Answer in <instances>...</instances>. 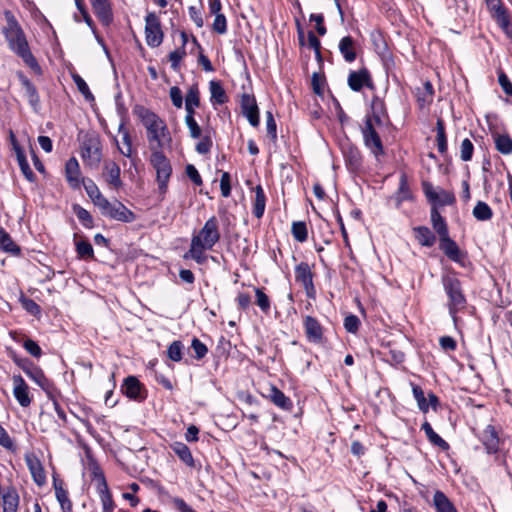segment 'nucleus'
Listing matches in <instances>:
<instances>
[{
    "label": "nucleus",
    "instance_id": "f257e3e1",
    "mask_svg": "<svg viewBox=\"0 0 512 512\" xmlns=\"http://www.w3.org/2000/svg\"><path fill=\"white\" fill-rule=\"evenodd\" d=\"M6 24L2 33L7 41L9 49L20 57L23 62L34 72L41 73V67L33 56L26 35L11 11L4 13Z\"/></svg>",
    "mask_w": 512,
    "mask_h": 512
},
{
    "label": "nucleus",
    "instance_id": "f03ea898",
    "mask_svg": "<svg viewBox=\"0 0 512 512\" xmlns=\"http://www.w3.org/2000/svg\"><path fill=\"white\" fill-rule=\"evenodd\" d=\"M219 240V223L217 218L212 216L200 231L192 236L190 248L184 254V259H192L198 264H204L207 260L205 251L212 249Z\"/></svg>",
    "mask_w": 512,
    "mask_h": 512
},
{
    "label": "nucleus",
    "instance_id": "7ed1b4c3",
    "mask_svg": "<svg viewBox=\"0 0 512 512\" xmlns=\"http://www.w3.org/2000/svg\"><path fill=\"white\" fill-rule=\"evenodd\" d=\"M134 112L147 130L151 151L161 150L171 144L172 138L167 125L158 115L142 106L136 107Z\"/></svg>",
    "mask_w": 512,
    "mask_h": 512
},
{
    "label": "nucleus",
    "instance_id": "20e7f679",
    "mask_svg": "<svg viewBox=\"0 0 512 512\" xmlns=\"http://www.w3.org/2000/svg\"><path fill=\"white\" fill-rule=\"evenodd\" d=\"M444 291L448 297L449 314L456 321V314L465 309L467 300L464 295L460 280L453 274H447L442 277Z\"/></svg>",
    "mask_w": 512,
    "mask_h": 512
},
{
    "label": "nucleus",
    "instance_id": "39448f33",
    "mask_svg": "<svg viewBox=\"0 0 512 512\" xmlns=\"http://www.w3.org/2000/svg\"><path fill=\"white\" fill-rule=\"evenodd\" d=\"M150 162L153 168L156 170V180L158 183L159 192L161 194H165L170 176L172 174L170 161L161 150L153 149Z\"/></svg>",
    "mask_w": 512,
    "mask_h": 512
},
{
    "label": "nucleus",
    "instance_id": "423d86ee",
    "mask_svg": "<svg viewBox=\"0 0 512 512\" xmlns=\"http://www.w3.org/2000/svg\"><path fill=\"white\" fill-rule=\"evenodd\" d=\"M145 37L147 45L155 48L163 41V31L159 17L154 12H148L145 17Z\"/></svg>",
    "mask_w": 512,
    "mask_h": 512
},
{
    "label": "nucleus",
    "instance_id": "0eeeda50",
    "mask_svg": "<svg viewBox=\"0 0 512 512\" xmlns=\"http://www.w3.org/2000/svg\"><path fill=\"white\" fill-rule=\"evenodd\" d=\"M81 155L90 167H97L101 161V145L97 137H89L83 141Z\"/></svg>",
    "mask_w": 512,
    "mask_h": 512
},
{
    "label": "nucleus",
    "instance_id": "6e6552de",
    "mask_svg": "<svg viewBox=\"0 0 512 512\" xmlns=\"http://www.w3.org/2000/svg\"><path fill=\"white\" fill-rule=\"evenodd\" d=\"M362 134L365 146L377 157L384 153L381 138L374 128L372 119L367 117L365 125L362 128Z\"/></svg>",
    "mask_w": 512,
    "mask_h": 512
},
{
    "label": "nucleus",
    "instance_id": "1a4fd4ad",
    "mask_svg": "<svg viewBox=\"0 0 512 512\" xmlns=\"http://www.w3.org/2000/svg\"><path fill=\"white\" fill-rule=\"evenodd\" d=\"M440 237V245L439 248L443 251V253L453 262H456L460 265H464V261L466 258V254L460 250L457 243L449 237V233H446L445 236Z\"/></svg>",
    "mask_w": 512,
    "mask_h": 512
},
{
    "label": "nucleus",
    "instance_id": "9d476101",
    "mask_svg": "<svg viewBox=\"0 0 512 512\" xmlns=\"http://www.w3.org/2000/svg\"><path fill=\"white\" fill-rule=\"evenodd\" d=\"M478 438L488 454H495L499 451L501 440L498 430L493 425H487L481 431Z\"/></svg>",
    "mask_w": 512,
    "mask_h": 512
},
{
    "label": "nucleus",
    "instance_id": "9b49d317",
    "mask_svg": "<svg viewBox=\"0 0 512 512\" xmlns=\"http://www.w3.org/2000/svg\"><path fill=\"white\" fill-rule=\"evenodd\" d=\"M295 280L302 284L309 298L314 297L313 275L307 263L301 262L295 267Z\"/></svg>",
    "mask_w": 512,
    "mask_h": 512
},
{
    "label": "nucleus",
    "instance_id": "f8f14e48",
    "mask_svg": "<svg viewBox=\"0 0 512 512\" xmlns=\"http://www.w3.org/2000/svg\"><path fill=\"white\" fill-rule=\"evenodd\" d=\"M347 83L349 88L355 92L360 91L363 87L373 88L371 75L366 68L351 71L348 75Z\"/></svg>",
    "mask_w": 512,
    "mask_h": 512
},
{
    "label": "nucleus",
    "instance_id": "ddd939ff",
    "mask_svg": "<svg viewBox=\"0 0 512 512\" xmlns=\"http://www.w3.org/2000/svg\"><path fill=\"white\" fill-rule=\"evenodd\" d=\"M303 326L305 330L306 338L309 342L320 343L323 340L324 330L319 321L310 316L306 315L303 319Z\"/></svg>",
    "mask_w": 512,
    "mask_h": 512
},
{
    "label": "nucleus",
    "instance_id": "4468645a",
    "mask_svg": "<svg viewBox=\"0 0 512 512\" xmlns=\"http://www.w3.org/2000/svg\"><path fill=\"white\" fill-rule=\"evenodd\" d=\"M241 109L249 123L257 127L259 125V110L254 96L243 94L241 97Z\"/></svg>",
    "mask_w": 512,
    "mask_h": 512
},
{
    "label": "nucleus",
    "instance_id": "2eb2a0df",
    "mask_svg": "<svg viewBox=\"0 0 512 512\" xmlns=\"http://www.w3.org/2000/svg\"><path fill=\"white\" fill-rule=\"evenodd\" d=\"M13 395L20 406L28 407L31 403L29 397L28 385L20 375H14L13 378Z\"/></svg>",
    "mask_w": 512,
    "mask_h": 512
},
{
    "label": "nucleus",
    "instance_id": "dca6fc26",
    "mask_svg": "<svg viewBox=\"0 0 512 512\" xmlns=\"http://www.w3.org/2000/svg\"><path fill=\"white\" fill-rule=\"evenodd\" d=\"M104 216L125 223H130L135 219L134 213L120 202L112 203Z\"/></svg>",
    "mask_w": 512,
    "mask_h": 512
},
{
    "label": "nucleus",
    "instance_id": "f3484780",
    "mask_svg": "<svg viewBox=\"0 0 512 512\" xmlns=\"http://www.w3.org/2000/svg\"><path fill=\"white\" fill-rule=\"evenodd\" d=\"M120 167L114 161H105L103 166V177L105 181L115 189H118L122 186V181L120 178Z\"/></svg>",
    "mask_w": 512,
    "mask_h": 512
},
{
    "label": "nucleus",
    "instance_id": "a211bd4d",
    "mask_svg": "<svg viewBox=\"0 0 512 512\" xmlns=\"http://www.w3.org/2000/svg\"><path fill=\"white\" fill-rule=\"evenodd\" d=\"M25 461L34 482L38 486L44 485L46 482V475L40 460L34 455H29L26 456Z\"/></svg>",
    "mask_w": 512,
    "mask_h": 512
},
{
    "label": "nucleus",
    "instance_id": "6ab92c4d",
    "mask_svg": "<svg viewBox=\"0 0 512 512\" xmlns=\"http://www.w3.org/2000/svg\"><path fill=\"white\" fill-rule=\"evenodd\" d=\"M65 175L69 185L77 189L81 185L80 166L75 157L70 158L65 165Z\"/></svg>",
    "mask_w": 512,
    "mask_h": 512
},
{
    "label": "nucleus",
    "instance_id": "aec40b11",
    "mask_svg": "<svg viewBox=\"0 0 512 512\" xmlns=\"http://www.w3.org/2000/svg\"><path fill=\"white\" fill-rule=\"evenodd\" d=\"M121 389H122V392L130 399L142 400L144 398L141 395L143 386L135 376L126 377L124 379Z\"/></svg>",
    "mask_w": 512,
    "mask_h": 512
},
{
    "label": "nucleus",
    "instance_id": "412c9836",
    "mask_svg": "<svg viewBox=\"0 0 512 512\" xmlns=\"http://www.w3.org/2000/svg\"><path fill=\"white\" fill-rule=\"evenodd\" d=\"M90 3L99 20L104 25H109L113 15L108 0H90Z\"/></svg>",
    "mask_w": 512,
    "mask_h": 512
},
{
    "label": "nucleus",
    "instance_id": "4be33fe9",
    "mask_svg": "<svg viewBox=\"0 0 512 512\" xmlns=\"http://www.w3.org/2000/svg\"><path fill=\"white\" fill-rule=\"evenodd\" d=\"M339 51L343 56L344 60L348 63L355 61L356 54V44L354 39L351 36L343 37L339 42Z\"/></svg>",
    "mask_w": 512,
    "mask_h": 512
},
{
    "label": "nucleus",
    "instance_id": "5701e85b",
    "mask_svg": "<svg viewBox=\"0 0 512 512\" xmlns=\"http://www.w3.org/2000/svg\"><path fill=\"white\" fill-rule=\"evenodd\" d=\"M254 192H255V197L253 200L252 213L256 218L260 219V218H262L264 211H265L266 196H265L264 190L261 185H257L254 188Z\"/></svg>",
    "mask_w": 512,
    "mask_h": 512
},
{
    "label": "nucleus",
    "instance_id": "b1692460",
    "mask_svg": "<svg viewBox=\"0 0 512 512\" xmlns=\"http://www.w3.org/2000/svg\"><path fill=\"white\" fill-rule=\"evenodd\" d=\"M54 489L56 498L61 506L63 512H72V502L68 497V492L63 488L61 481L54 479Z\"/></svg>",
    "mask_w": 512,
    "mask_h": 512
},
{
    "label": "nucleus",
    "instance_id": "393cba45",
    "mask_svg": "<svg viewBox=\"0 0 512 512\" xmlns=\"http://www.w3.org/2000/svg\"><path fill=\"white\" fill-rule=\"evenodd\" d=\"M433 504L437 512H457L453 503L442 491H436L433 496Z\"/></svg>",
    "mask_w": 512,
    "mask_h": 512
},
{
    "label": "nucleus",
    "instance_id": "a878e982",
    "mask_svg": "<svg viewBox=\"0 0 512 512\" xmlns=\"http://www.w3.org/2000/svg\"><path fill=\"white\" fill-rule=\"evenodd\" d=\"M172 451L180 458V460L189 467H194V459L189 447L182 442H175L171 445Z\"/></svg>",
    "mask_w": 512,
    "mask_h": 512
},
{
    "label": "nucleus",
    "instance_id": "bb28decb",
    "mask_svg": "<svg viewBox=\"0 0 512 512\" xmlns=\"http://www.w3.org/2000/svg\"><path fill=\"white\" fill-rule=\"evenodd\" d=\"M3 512H17L19 495L15 489L9 488L2 496Z\"/></svg>",
    "mask_w": 512,
    "mask_h": 512
},
{
    "label": "nucleus",
    "instance_id": "cd10ccee",
    "mask_svg": "<svg viewBox=\"0 0 512 512\" xmlns=\"http://www.w3.org/2000/svg\"><path fill=\"white\" fill-rule=\"evenodd\" d=\"M414 233L417 241L422 246L431 247L436 242L435 235L431 232V230L428 227H415Z\"/></svg>",
    "mask_w": 512,
    "mask_h": 512
},
{
    "label": "nucleus",
    "instance_id": "c85d7f7f",
    "mask_svg": "<svg viewBox=\"0 0 512 512\" xmlns=\"http://www.w3.org/2000/svg\"><path fill=\"white\" fill-rule=\"evenodd\" d=\"M19 78H20L22 86L25 89V93H26L29 103L31 104V106L34 109H36V107L39 104L40 99H39V95H38V92H37L35 86L24 75L19 74Z\"/></svg>",
    "mask_w": 512,
    "mask_h": 512
},
{
    "label": "nucleus",
    "instance_id": "c756f323",
    "mask_svg": "<svg viewBox=\"0 0 512 512\" xmlns=\"http://www.w3.org/2000/svg\"><path fill=\"white\" fill-rule=\"evenodd\" d=\"M270 399L276 406L281 409H292L293 404L290 398H288L281 390L275 386H273L270 390Z\"/></svg>",
    "mask_w": 512,
    "mask_h": 512
},
{
    "label": "nucleus",
    "instance_id": "7c9ffc66",
    "mask_svg": "<svg viewBox=\"0 0 512 512\" xmlns=\"http://www.w3.org/2000/svg\"><path fill=\"white\" fill-rule=\"evenodd\" d=\"M496 149L504 155L512 154V138L508 134H494Z\"/></svg>",
    "mask_w": 512,
    "mask_h": 512
},
{
    "label": "nucleus",
    "instance_id": "2f4dec72",
    "mask_svg": "<svg viewBox=\"0 0 512 512\" xmlns=\"http://www.w3.org/2000/svg\"><path fill=\"white\" fill-rule=\"evenodd\" d=\"M371 112L372 122H376L378 125L382 124L383 118L386 116V108L384 102L378 98L374 97L371 102Z\"/></svg>",
    "mask_w": 512,
    "mask_h": 512
},
{
    "label": "nucleus",
    "instance_id": "473e14b6",
    "mask_svg": "<svg viewBox=\"0 0 512 512\" xmlns=\"http://www.w3.org/2000/svg\"><path fill=\"white\" fill-rule=\"evenodd\" d=\"M431 223L439 236H445L448 233L447 224L435 207L431 209Z\"/></svg>",
    "mask_w": 512,
    "mask_h": 512
},
{
    "label": "nucleus",
    "instance_id": "72a5a7b5",
    "mask_svg": "<svg viewBox=\"0 0 512 512\" xmlns=\"http://www.w3.org/2000/svg\"><path fill=\"white\" fill-rule=\"evenodd\" d=\"M210 93H211V100L212 102L216 104H224L227 102L228 98L225 93V90L223 89L222 85L218 81H211L210 84Z\"/></svg>",
    "mask_w": 512,
    "mask_h": 512
},
{
    "label": "nucleus",
    "instance_id": "f704fd0d",
    "mask_svg": "<svg viewBox=\"0 0 512 512\" xmlns=\"http://www.w3.org/2000/svg\"><path fill=\"white\" fill-rule=\"evenodd\" d=\"M434 88L431 82L426 81L423 85L422 90H418L417 100L421 107L430 104L433 101Z\"/></svg>",
    "mask_w": 512,
    "mask_h": 512
},
{
    "label": "nucleus",
    "instance_id": "c9c22d12",
    "mask_svg": "<svg viewBox=\"0 0 512 512\" xmlns=\"http://www.w3.org/2000/svg\"><path fill=\"white\" fill-rule=\"evenodd\" d=\"M0 248L13 255L20 253V248L12 241L9 234L2 228H0Z\"/></svg>",
    "mask_w": 512,
    "mask_h": 512
},
{
    "label": "nucleus",
    "instance_id": "e433bc0d",
    "mask_svg": "<svg viewBox=\"0 0 512 512\" xmlns=\"http://www.w3.org/2000/svg\"><path fill=\"white\" fill-rule=\"evenodd\" d=\"M473 216L478 221H487L490 220L493 216L492 209L489 205L483 201H478L475 207L473 208Z\"/></svg>",
    "mask_w": 512,
    "mask_h": 512
},
{
    "label": "nucleus",
    "instance_id": "4c0bfd02",
    "mask_svg": "<svg viewBox=\"0 0 512 512\" xmlns=\"http://www.w3.org/2000/svg\"><path fill=\"white\" fill-rule=\"evenodd\" d=\"M436 131H437L436 140H437L438 151L441 154H445L447 152L448 146H447V137H446V133H445V126H444L443 120H441V119L437 120Z\"/></svg>",
    "mask_w": 512,
    "mask_h": 512
},
{
    "label": "nucleus",
    "instance_id": "58836bf2",
    "mask_svg": "<svg viewBox=\"0 0 512 512\" xmlns=\"http://www.w3.org/2000/svg\"><path fill=\"white\" fill-rule=\"evenodd\" d=\"M485 4L492 19L509 12L502 0H485Z\"/></svg>",
    "mask_w": 512,
    "mask_h": 512
},
{
    "label": "nucleus",
    "instance_id": "ea45409f",
    "mask_svg": "<svg viewBox=\"0 0 512 512\" xmlns=\"http://www.w3.org/2000/svg\"><path fill=\"white\" fill-rule=\"evenodd\" d=\"M291 233L294 239L300 243H303L308 238V231L306 223L303 221H297L292 223Z\"/></svg>",
    "mask_w": 512,
    "mask_h": 512
},
{
    "label": "nucleus",
    "instance_id": "a19ab883",
    "mask_svg": "<svg viewBox=\"0 0 512 512\" xmlns=\"http://www.w3.org/2000/svg\"><path fill=\"white\" fill-rule=\"evenodd\" d=\"M256 304L261 309V311L265 314L269 313L271 308V302L269 297L265 294L263 289L254 287Z\"/></svg>",
    "mask_w": 512,
    "mask_h": 512
},
{
    "label": "nucleus",
    "instance_id": "79ce46f5",
    "mask_svg": "<svg viewBox=\"0 0 512 512\" xmlns=\"http://www.w3.org/2000/svg\"><path fill=\"white\" fill-rule=\"evenodd\" d=\"M73 212L77 216L78 220L82 223V225L86 228L93 227V218L91 214L81 207L80 205L75 204L73 206Z\"/></svg>",
    "mask_w": 512,
    "mask_h": 512
},
{
    "label": "nucleus",
    "instance_id": "37998d69",
    "mask_svg": "<svg viewBox=\"0 0 512 512\" xmlns=\"http://www.w3.org/2000/svg\"><path fill=\"white\" fill-rule=\"evenodd\" d=\"M493 20L497 23V25L501 28L505 35L508 38L512 39L511 14L507 12Z\"/></svg>",
    "mask_w": 512,
    "mask_h": 512
},
{
    "label": "nucleus",
    "instance_id": "c03bdc74",
    "mask_svg": "<svg viewBox=\"0 0 512 512\" xmlns=\"http://www.w3.org/2000/svg\"><path fill=\"white\" fill-rule=\"evenodd\" d=\"M493 20L497 23V25L501 28L505 35L508 38L512 39L511 14L507 12Z\"/></svg>",
    "mask_w": 512,
    "mask_h": 512
},
{
    "label": "nucleus",
    "instance_id": "a18cd8bd",
    "mask_svg": "<svg viewBox=\"0 0 512 512\" xmlns=\"http://www.w3.org/2000/svg\"><path fill=\"white\" fill-rule=\"evenodd\" d=\"M183 348H184V345L181 341H179V340L173 341L167 349L168 358L174 362L181 361Z\"/></svg>",
    "mask_w": 512,
    "mask_h": 512
},
{
    "label": "nucleus",
    "instance_id": "49530a36",
    "mask_svg": "<svg viewBox=\"0 0 512 512\" xmlns=\"http://www.w3.org/2000/svg\"><path fill=\"white\" fill-rule=\"evenodd\" d=\"M412 392L415 400L417 401L418 408L423 413H427L429 410V404L425 398L422 388L418 385H413Z\"/></svg>",
    "mask_w": 512,
    "mask_h": 512
},
{
    "label": "nucleus",
    "instance_id": "de8ad7c7",
    "mask_svg": "<svg viewBox=\"0 0 512 512\" xmlns=\"http://www.w3.org/2000/svg\"><path fill=\"white\" fill-rule=\"evenodd\" d=\"M95 484L101 501H106V503L109 504V498H112V495L109 491L105 476H100V478L95 481Z\"/></svg>",
    "mask_w": 512,
    "mask_h": 512
},
{
    "label": "nucleus",
    "instance_id": "09e8293b",
    "mask_svg": "<svg viewBox=\"0 0 512 512\" xmlns=\"http://www.w3.org/2000/svg\"><path fill=\"white\" fill-rule=\"evenodd\" d=\"M411 198V192L407 183L406 176L404 174L400 177L399 189L397 192V201L401 203Z\"/></svg>",
    "mask_w": 512,
    "mask_h": 512
},
{
    "label": "nucleus",
    "instance_id": "8fccbe9b",
    "mask_svg": "<svg viewBox=\"0 0 512 512\" xmlns=\"http://www.w3.org/2000/svg\"><path fill=\"white\" fill-rule=\"evenodd\" d=\"M76 251L80 258H93L94 251L92 245L88 241L76 242Z\"/></svg>",
    "mask_w": 512,
    "mask_h": 512
},
{
    "label": "nucleus",
    "instance_id": "3c124183",
    "mask_svg": "<svg viewBox=\"0 0 512 512\" xmlns=\"http://www.w3.org/2000/svg\"><path fill=\"white\" fill-rule=\"evenodd\" d=\"M73 78V81L74 83L76 84L79 92L81 94H83V96L87 99V100H93L94 97H93V94L91 93L87 83L85 82V80L78 74H74L72 76Z\"/></svg>",
    "mask_w": 512,
    "mask_h": 512
},
{
    "label": "nucleus",
    "instance_id": "603ef678",
    "mask_svg": "<svg viewBox=\"0 0 512 512\" xmlns=\"http://www.w3.org/2000/svg\"><path fill=\"white\" fill-rule=\"evenodd\" d=\"M17 159H18L20 169H21L23 175L25 176V178L28 181L33 182L35 179V175H34L33 171L31 170V168L26 160V157L22 153L18 152Z\"/></svg>",
    "mask_w": 512,
    "mask_h": 512
},
{
    "label": "nucleus",
    "instance_id": "864d4df0",
    "mask_svg": "<svg viewBox=\"0 0 512 512\" xmlns=\"http://www.w3.org/2000/svg\"><path fill=\"white\" fill-rule=\"evenodd\" d=\"M191 348L194 351L193 357L197 360H201L208 353L207 346L196 337H194L191 341Z\"/></svg>",
    "mask_w": 512,
    "mask_h": 512
},
{
    "label": "nucleus",
    "instance_id": "5fc2aeb1",
    "mask_svg": "<svg viewBox=\"0 0 512 512\" xmlns=\"http://www.w3.org/2000/svg\"><path fill=\"white\" fill-rule=\"evenodd\" d=\"M185 105L186 106H195L199 107L200 105V97H199V89L197 85H192L185 97Z\"/></svg>",
    "mask_w": 512,
    "mask_h": 512
},
{
    "label": "nucleus",
    "instance_id": "6e6d98bb",
    "mask_svg": "<svg viewBox=\"0 0 512 512\" xmlns=\"http://www.w3.org/2000/svg\"><path fill=\"white\" fill-rule=\"evenodd\" d=\"M20 302H21L22 307L28 313H30V314H32L34 316L40 314L41 308L33 299L26 298V297H21L20 298Z\"/></svg>",
    "mask_w": 512,
    "mask_h": 512
},
{
    "label": "nucleus",
    "instance_id": "4d7b16f0",
    "mask_svg": "<svg viewBox=\"0 0 512 512\" xmlns=\"http://www.w3.org/2000/svg\"><path fill=\"white\" fill-rule=\"evenodd\" d=\"M474 146L472 142L466 138L462 141L460 146V157L463 161H469L473 155Z\"/></svg>",
    "mask_w": 512,
    "mask_h": 512
},
{
    "label": "nucleus",
    "instance_id": "13d9d810",
    "mask_svg": "<svg viewBox=\"0 0 512 512\" xmlns=\"http://www.w3.org/2000/svg\"><path fill=\"white\" fill-rule=\"evenodd\" d=\"M426 437L431 444L441 448L444 451L450 448L449 444L442 437H440L434 430H431L428 434H426Z\"/></svg>",
    "mask_w": 512,
    "mask_h": 512
},
{
    "label": "nucleus",
    "instance_id": "bf43d9fd",
    "mask_svg": "<svg viewBox=\"0 0 512 512\" xmlns=\"http://www.w3.org/2000/svg\"><path fill=\"white\" fill-rule=\"evenodd\" d=\"M360 326V320L356 315L350 314L344 319V328L349 333H356Z\"/></svg>",
    "mask_w": 512,
    "mask_h": 512
},
{
    "label": "nucleus",
    "instance_id": "052dcab7",
    "mask_svg": "<svg viewBox=\"0 0 512 512\" xmlns=\"http://www.w3.org/2000/svg\"><path fill=\"white\" fill-rule=\"evenodd\" d=\"M185 124L187 125L189 134L192 138H200L202 130L194 117H185Z\"/></svg>",
    "mask_w": 512,
    "mask_h": 512
},
{
    "label": "nucleus",
    "instance_id": "680f3d73",
    "mask_svg": "<svg viewBox=\"0 0 512 512\" xmlns=\"http://www.w3.org/2000/svg\"><path fill=\"white\" fill-rule=\"evenodd\" d=\"M212 28L218 34L226 33L227 21H226V17L222 13L215 15V19H214Z\"/></svg>",
    "mask_w": 512,
    "mask_h": 512
},
{
    "label": "nucleus",
    "instance_id": "e2e57ef3",
    "mask_svg": "<svg viewBox=\"0 0 512 512\" xmlns=\"http://www.w3.org/2000/svg\"><path fill=\"white\" fill-rule=\"evenodd\" d=\"M266 129L267 134L275 141L277 139V126L273 114L270 111L266 112Z\"/></svg>",
    "mask_w": 512,
    "mask_h": 512
},
{
    "label": "nucleus",
    "instance_id": "0e129e2a",
    "mask_svg": "<svg viewBox=\"0 0 512 512\" xmlns=\"http://www.w3.org/2000/svg\"><path fill=\"white\" fill-rule=\"evenodd\" d=\"M386 360L391 364L398 365L404 362L405 354L400 350L390 349L386 354Z\"/></svg>",
    "mask_w": 512,
    "mask_h": 512
},
{
    "label": "nucleus",
    "instance_id": "69168bd1",
    "mask_svg": "<svg viewBox=\"0 0 512 512\" xmlns=\"http://www.w3.org/2000/svg\"><path fill=\"white\" fill-rule=\"evenodd\" d=\"M186 55L185 50L182 49H176L169 54V60L171 62V67L173 70H178L180 61L184 58Z\"/></svg>",
    "mask_w": 512,
    "mask_h": 512
},
{
    "label": "nucleus",
    "instance_id": "338daca9",
    "mask_svg": "<svg viewBox=\"0 0 512 512\" xmlns=\"http://www.w3.org/2000/svg\"><path fill=\"white\" fill-rule=\"evenodd\" d=\"M455 202V197L453 193L446 191V190H440L438 192V198L436 199L435 203H438L442 206L451 205Z\"/></svg>",
    "mask_w": 512,
    "mask_h": 512
},
{
    "label": "nucleus",
    "instance_id": "774afa93",
    "mask_svg": "<svg viewBox=\"0 0 512 512\" xmlns=\"http://www.w3.org/2000/svg\"><path fill=\"white\" fill-rule=\"evenodd\" d=\"M311 84L313 91L317 95H323L325 80L322 76H320L318 73H314L312 75Z\"/></svg>",
    "mask_w": 512,
    "mask_h": 512
}]
</instances>
